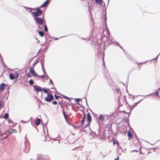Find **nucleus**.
I'll list each match as a JSON object with an SVG mask.
<instances>
[{"instance_id": "1", "label": "nucleus", "mask_w": 160, "mask_h": 160, "mask_svg": "<svg viewBox=\"0 0 160 160\" xmlns=\"http://www.w3.org/2000/svg\"><path fill=\"white\" fill-rule=\"evenodd\" d=\"M37 25H42L45 22V21L44 19V14L42 16V18L36 17L33 18Z\"/></svg>"}, {"instance_id": "2", "label": "nucleus", "mask_w": 160, "mask_h": 160, "mask_svg": "<svg viewBox=\"0 0 160 160\" xmlns=\"http://www.w3.org/2000/svg\"><path fill=\"white\" fill-rule=\"evenodd\" d=\"M32 15L33 18L38 17V16H41L42 13L43 11L39 8L35 12H32L31 11H29Z\"/></svg>"}, {"instance_id": "3", "label": "nucleus", "mask_w": 160, "mask_h": 160, "mask_svg": "<svg viewBox=\"0 0 160 160\" xmlns=\"http://www.w3.org/2000/svg\"><path fill=\"white\" fill-rule=\"evenodd\" d=\"M44 100L47 102H50L52 100H54V98L53 95L51 93H48L47 96Z\"/></svg>"}, {"instance_id": "4", "label": "nucleus", "mask_w": 160, "mask_h": 160, "mask_svg": "<svg viewBox=\"0 0 160 160\" xmlns=\"http://www.w3.org/2000/svg\"><path fill=\"white\" fill-rule=\"evenodd\" d=\"M92 117L90 114L88 112L87 114V121L88 122L87 125L85 127V128H87L88 126H89L90 124V123L91 121Z\"/></svg>"}, {"instance_id": "5", "label": "nucleus", "mask_w": 160, "mask_h": 160, "mask_svg": "<svg viewBox=\"0 0 160 160\" xmlns=\"http://www.w3.org/2000/svg\"><path fill=\"white\" fill-rule=\"evenodd\" d=\"M30 72H31L32 75L33 76H37L38 77H39V75H38L37 73L34 71V68L33 67H32L30 68L29 70Z\"/></svg>"}, {"instance_id": "6", "label": "nucleus", "mask_w": 160, "mask_h": 160, "mask_svg": "<svg viewBox=\"0 0 160 160\" xmlns=\"http://www.w3.org/2000/svg\"><path fill=\"white\" fill-rule=\"evenodd\" d=\"M33 88L37 92H42V88H41L39 86L34 85Z\"/></svg>"}, {"instance_id": "7", "label": "nucleus", "mask_w": 160, "mask_h": 160, "mask_svg": "<svg viewBox=\"0 0 160 160\" xmlns=\"http://www.w3.org/2000/svg\"><path fill=\"white\" fill-rule=\"evenodd\" d=\"M51 0H47L40 7V8H44L47 6L51 1Z\"/></svg>"}, {"instance_id": "8", "label": "nucleus", "mask_w": 160, "mask_h": 160, "mask_svg": "<svg viewBox=\"0 0 160 160\" xmlns=\"http://www.w3.org/2000/svg\"><path fill=\"white\" fill-rule=\"evenodd\" d=\"M15 131H16V130L15 129H12L11 130H10V131H9V135H7L6 136L1 138V139L3 140V139H5L7 138L9 135H10L12 133L14 132Z\"/></svg>"}, {"instance_id": "9", "label": "nucleus", "mask_w": 160, "mask_h": 160, "mask_svg": "<svg viewBox=\"0 0 160 160\" xmlns=\"http://www.w3.org/2000/svg\"><path fill=\"white\" fill-rule=\"evenodd\" d=\"M118 155H121V153L123 152L122 149L121 147H119L117 149Z\"/></svg>"}, {"instance_id": "10", "label": "nucleus", "mask_w": 160, "mask_h": 160, "mask_svg": "<svg viewBox=\"0 0 160 160\" xmlns=\"http://www.w3.org/2000/svg\"><path fill=\"white\" fill-rule=\"evenodd\" d=\"M44 61V60H41L40 61V62H41V66H42V71L44 73V74H45V73H46V72H45V69L44 67V64L42 62Z\"/></svg>"}, {"instance_id": "11", "label": "nucleus", "mask_w": 160, "mask_h": 160, "mask_svg": "<svg viewBox=\"0 0 160 160\" xmlns=\"http://www.w3.org/2000/svg\"><path fill=\"white\" fill-rule=\"evenodd\" d=\"M23 7H24V8H25L26 9H27V10L28 9H30V11H31L32 10H36V11H37V9H39V8H29V7H27L25 6H24Z\"/></svg>"}, {"instance_id": "12", "label": "nucleus", "mask_w": 160, "mask_h": 160, "mask_svg": "<svg viewBox=\"0 0 160 160\" xmlns=\"http://www.w3.org/2000/svg\"><path fill=\"white\" fill-rule=\"evenodd\" d=\"M9 78L10 79L13 80L15 79L14 74L10 73L9 74Z\"/></svg>"}, {"instance_id": "13", "label": "nucleus", "mask_w": 160, "mask_h": 160, "mask_svg": "<svg viewBox=\"0 0 160 160\" xmlns=\"http://www.w3.org/2000/svg\"><path fill=\"white\" fill-rule=\"evenodd\" d=\"M5 86H6V84L5 83H1L0 85V90H1V91L3 90L4 89Z\"/></svg>"}, {"instance_id": "14", "label": "nucleus", "mask_w": 160, "mask_h": 160, "mask_svg": "<svg viewBox=\"0 0 160 160\" xmlns=\"http://www.w3.org/2000/svg\"><path fill=\"white\" fill-rule=\"evenodd\" d=\"M54 89L56 91V92H57L58 94H60L61 95H62V96H63V98H65V99H71L70 98H68V97H67V96H65V95H62V94H60L58 92L56 91V89L55 88H54Z\"/></svg>"}, {"instance_id": "15", "label": "nucleus", "mask_w": 160, "mask_h": 160, "mask_svg": "<svg viewBox=\"0 0 160 160\" xmlns=\"http://www.w3.org/2000/svg\"><path fill=\"white\" fill-rule=\"evenodd\" d=\"M86 116L84 114V116L83 118L82 119V120L81 121V125L82 126L84 123V122H85V120H86Z\"/></svg>"}, {"instance_id": "16", "label": "nucleus", "mask_w": 160, "mask_h": 160, "mask_svg": "<svg viewBox=\"0 0 160 160\" xmlns=\"http://www.w3.org/2000/svg\"><path fill=\"white\" fill-rule=\"evenodd\" d=\"M98 118L100 120L103 121L105 119V117L103 115L101 114L99 116Z\"/></svg>"}, {"instance_id": "17", "label": "nucleus", "mask_w": 160, "mask_h": 160, "mask_svg": "<svg viewBox=\"0 0 160 160\" xmlns=\"http://www.w3.org/2000/svg\"><path fill=\"white\" fill-rule=\"evenodd\" d=\"M96 2L98 4L101 5L102 4V0H95Z\"/></svg>"}, {"instance_id": "18", "label": "nucleus", "mask_w": 160, "mask_h": 160, "mask_svg": "<svg viewBox=\"0 0 160 160\" xmlns=\"http://www.w3.org/2000/svg\"><path fill=\"white\" fill-rule=\"evenodd\" d=\"M38 33L39 35L41 37H42L44 36V33L43 31H38Z\"/></svg>"}, {"instance_id": "19", "label": "nucleus", "mask_w": 160, "mask_h": 160, "mask_svg": "<svg viewBox=\"0 0 160 160\" xmlns=\"http://www.w3.org/2000/svg\"><path fill=\"white\" fill-rule=\"evenodd\" d=\"M37 122H36L35 124L36 126H38L39 125L40 122V119L39 118H37Z\"/></svg>"}, {"instance_id": "20", "label": "nucleus", "mask_w": 160, "mask_h": 160, "mask_svg": "<svg viewBox=\"0 0 160 160\" xmlns=\"http://www.w3.org/2000/svg\"><path fill=\"white\" fill-rule=\"evenodd\" d=\"M63 110L62 111V113L63 115V116L65 118V119H66L67 118V115H66V112L64 111V109L63 108Z\"/></svg>"}, {"instance_id": "21", "label": "nucleus", "mask_w": 160, "mask_h": 160, "mask_svg": "<svg viewBox=\"0 0 160 160\" xmlns=\"http://www.w3.org/2000/svg\"><path fill=\"white\" fill-rule=\"evenodd\" d=\"M39 61V59L38 58H37L35 61V62L32 64V65L33 66L32 67L33 68L35 66L38 62Z\"/></svg>"}, {"instance_id": "22", "label": "nucleus", "mask_w": 160, "mask_h": 160, "mask_svg": "<svg viewBox=\"0 0 160 160\" xmlns=\"http://www.w3.org/2000/svg\"><path fill=\"white\" fill-rule=\"evenodd\" d=\"M44 28L45 31L46 32H47L48 31V28L46 23H45V24L44 25Z\"/></svg>"}, {"instance_id": "23", "label": "nucleus", "mask_w": 160, "mask_h": 160, "mask_svg": "<svg viewBox=\"0 0 160 160\" xmlns=\"http://www.w3.org/2000/svg\"><path fill=\"white\" fill-rule=\"evenodd\" d=\"M8 117V113H5L3 116V118L5 119H7Z\"/></svg>"}, {"instance_id": "24", "label": "nucleus", "mask_w": 160, "mask_h": 160, "mask_svg": "<svg viewBox=\"0 0 160 160\" xmlns=\"http://www.w3.org/2000/svg\"><path fill=\"white\" fill-rule=\"evenodd\" d=\"M28 82L29 84L31 85H33V84L34 83V82L33 81V80L32 79H30L29 80Z\"/></svg>"}, {"instance_id": "25", "label": "nucleus", "mask_w": 160, "mask_h": 160, "mask_svg": "<svg viewBox=\"0 0 160 160\" xmlns=\"http://www.w3.org/2000/svg\"><path fill=\"white\" fill-rule=\"evenodd\" d=\"M128 136L129 138H131L132 137V135L130 131H128Z\"/></svg>"}, {"instance_id": "26", "label": "nucleus", "mask_w": 160, "mask_h": 160, "mask_svg": "<svg viewBox=\"0 0 160 160\" xmlns=\"http://www.w3.org/2000/svg\"><path fill=\"white\" fill-rule=\"evenodd\" d=\"M154 93L156 94V96H158V95H159L158 91H157L156 92H154L153 93H152L151 94H150L149 95H147V96H149L150 95H153V94H154Z\"/></svg>"}, {"instance_id": "27", "label": "nucleus", "mask_w": 160, "mask_h": 160, "mask_svg": "<svg viewBox=\"0 0 160 160\" xmlns=\"http://www.w3.org/2000/svg\"><path fill=\"white\" fill-rule=\"evenodd\" d=\"M38 25V28L39 29H42L43 27H44V23L42 25Z\"/></svg>"}, {"instance_id": "28", "label": "nucleus", "mask_w": 160, "mask_h": 160, "mask_svg": "<svg viewBox=\"0 0 160 160\" xmlns=\"http://www.w3.org/2000/svg\"><path fill=\"white\" fill-rule=\"evenodd\" d=\"M42 90H43V91L45 93H47V95H48V93H49L48 92V91L47 89H45V88H42Z\"/></svg>"}, {"instance_id": "29", "label": "nucleus", "mask_w": 160, "mask_h": 160, "mask_svg": "<svg viewBox=\"0 0 160 160\" xmlns=\"http://www.w3.org/2000/svg\"><path fill=\"white\" fill-rule=\"evenodd\" d=\"M2 128H1V126H0V136H2L3 134H4V132H2Z\"/></svg>"}, {"instance_id": "30", "label": "nucleus", "mask_w": 160, "mask_h": 160, "mask_svg": "<svg viewBox=\"0 0 160 160\" xmlns=\"http://www.w3.org/2000/svg\"><path fill=\"white\" fill-rule=\"evenodd\" d=\"M75 100L76 102L77 103L80 102L81 100V99L79 98H76L75 99Z\"/></svg>"}, {"instance_id": "31", "label": "nucleus", "mask_w": 160, "mask_h": 160, "mask_svg": "<svg viewBox=\"0 0 160 160\" xmlns=\"http://www.w3.org/2000/svg\"><path fill=\"white\" fill-rule=\"evenodd\" d=\"M15 78H18V74L17 73H14Z\"/></svg>"}, {"instance_id": "32", "label": "nucleus", "mask_w": 160, "mask_h": 160, "mask_svg": "<svg viewBox=\"0 0 160 160\" xmlns=\"http://www.w3.org/2000/svg\"><path fill=\"white\" fill-rule=\"evenodd\" d=\"M54 96L55 98L56 99H58L60 97L59 96H57L56 94H55Z\"/></svg>"}, {"instance_id": "33", "label": "nucleus", "mask_w": 160, "mask_h": 160, "mask_svg": "<svg viewBox=\"0 0 160 160\" xmlns=\"http://www.w3.org/2000/svg\"><path fill=\"white\" fill-rule=\"evenodd\" d=\"M52 103L54 105H56L57 104V102L56 101H53L52 102Z\"/></svg>"}, {"instance_id": "34", "label": "nucleus", "mask_w": 160, "mask_h": 160, "mask_svg": "<svg viewBox=\"0 0 160 160\" xmlns=\"http://www.w3.org/2000/svg\"><path fill=\"white\" fill-rule=\"evenodd\" d=\"M160 54V53L155 58L152 60L151 61H152L153 60H157V58Z\"/></svg>"}, {"instance_id": "35", "label": "nucleus", "mask_w": 160, "mask_h": 160, "mask_svg": "<svg viewBox=\"0 0 160 160\" xmlns=\"http://www.w3.org/2000/svg\"><path fill=\"white\" fill-rule=\"evenodd\" d=\"M30 72V71H29V72H28V73L27 74V76L28 77H31L32 75H31L30 74H29Z\"/></svg>"}, {"instance_id": "36", "label": "nucleus", "mask_w": 160, "mask_h": 160, "mask_svg": "<svg viewBox=\"0 0 160 160\" xmlns=\"http://www.w3.org/2000/svg\"><path fill=\"white\" fill-rule=\"evenodd\" d=\"M8 122L9 123H13V122L10 119H9L8 120Z\"/></svg>"}, {"instance_id": "37", "label": "nucleus", "mask_w": 160, "mask_h": 160, "mask_svg": "<svg viewBox=\"0 0 160 160\" xmlns=\"http://www.w3.org/2000/svg\"><path fill=\"white\" fill-rule=\"evenodd\" d=\"M49 45V44H48V45H46V47H45V48L44 49H46V50H47L48 49V48Z\"/></svg>"}, {"instance_id": "38", "label": "nucleus", "mask_w": 160, "mask_h": 160, "mask_svg": "<svg viewBox=\"0 0 160 160\" xmlns=\"http://www.w3.org/2000/svg\"><path fill=\"white\" fill-rule=\"evenodd\" d=\"M117 91H118V92L121 93V91H120V88H117Z\"/></svg>"}, {"instance_id": "39", "label": "nucleus", "mask_w": 160, "mask_h": 160, "mask_svg": "<svg viewBox=\"0 0 160 160\" xmlns=\"http://www.w3.org/2000/svg\"><path fill=\"white\" fill-rule=\"evenodd\" d=\"M137 105L136 104H135V103H134L133 105H132V107H133V108H135L136 106H137Z\"/></svg>"}, {"instance_id": "40", "label": "nucleus", "mask_w": 160, "mask_h": 160, "mask_svg": "<svg viewBox=\"0 0 160 160\" xmlns=\"http://www.w3.org/2000/svg\"><path fill=\"white\" fill-rule=\"evenodd\" d=\"M45 77V76H44V75H42L40 76H39V77H40L41 78H44Z\"/></svg>"}, {"instance_id": "41", "label": "nucleus", "mask_w": 160, "mask_h": 160, "mask_svg": "<svg viewBox=\"0 0 160 160\" xmlns=\"http://www.w3.org/2000/svg\"><path fill=\"white\" fill-rule=\"evenodd\" d=\"M49 80H50V83H51L52 84V85H53V83L52 80L51 79H50Z\"/></svg>"}, {"instance_id": "42", "label": "nucleus", "mask_w": 160, "mask_h": 160, "mask_svg": "<svg viewBox=\"0 0 160 160\" xmlns=\"http://www.w3.org/2000/svg\"><path fill=\"white\" fill-rule=\"evenodd\" d=\"M138 152V150H134L131 151V152Z\"/></svg>"}, {"instance_id": "43", "label": "nucleus", "mask_w": 160, "mask_h": 160, "mask_svg": "<svg viewBox=\"0 0 160 160\" xmlns=\"http://www.w3.org/2000/svg\"><path fill=\"white\" fill-rule=\"evenodd\" d=\"M142 100V99L141 100H140L138 102L136 103L135 104H136L137 105V104H138Z\"/></svg>"}, {"instance_id": "44", "label": "nucleus", "mask_w": 160, "mask_h": 160, "mask_svg": "<svg viewBox=\"0 0 160 160\" xmlns=\"http://www.w3.org/2000/svg\"><path fill=\"white\" fill-rule=\"evenodd\" d=\"M45 76L46 77H47V80H48V79L49 78V77L48 76V75L47 74L46 75H45Z\"/></svg>"}, {"instance_id": "45", "label": "nucleus", "mask_w": 160, "mask_h": 160, "mask_svg": "<svg viewBox=\"0 0 160 160\" xmlns=\"http://www.w3.org/2000/svg\"><path fill=\"white\" fill-rule=\"evenodd\" d=\"M119 159V157L118 156L117 158H115L114 160H118Z\"/></svg>"}, {"instance_id": "46", "label": "nucleus", "mask_w": 160, "mask_h": 160, "mask_svg": "<svg viewBox=\"0 0 160 160\" xmlns=\"http://www.w3.org/2000/svg\"><path fill=\"white\" fill-rule=\"evenodd\" d=\"M106 20H107V17L106 16H105V22L106 23Z\"/></svg>"}, {"instance_id": "47", "label": "nucleus", "mask_w": 160, "mask_h": 160, "mask_svg": "<svg viewBox=\"0 0 160 160\" xmlns=\"http://www.w3.org/2000/svg\"><path fill=\"white\" fill-rule=\"evenodd\" d=\"M85 100L86 102L87 105H88V103H87V98H86V97L85 98Z\"/></svg>"}, {"instance_id": "48", "label": "nucleus", "mask_w": 160, "mask_h": 160, "mask_svg": "<svg viewBox=\"0 0 160 160\" xmlns=\"http://www.w3.org/2000/svg\"><path fill=\"white\" fill-rule=\"evenodd\" d=\"M102 59H103V65H105V62H104V57H103L102 58Z\"/></svg>"}, {"instance_id": "49", "label": "nucleus", "mask_w": 160, "mask_h": 160, "mask_svg": "<svg viewBox=\"0 0 160 160\" xmlns=\"http://www.w3.org/2000/svg\"><path fill=\"white\" fill-rule=\"evenodd\" d=\"M2 106V102L1 100H0V108Z\"/></svg>"}, {"instance_id": "50", "label": "nucleus", "mask_w": 160, "mask_h": 160, "mask_svg": "<svg viewBox=\"0 0 160 160\" xmlns=\"http://www.w3.org/2000/svg\"><path fill=\"white\" fill-rule=\"evenodd\" d=\"M46 136H45V139H43V141H47L46 140Z\"/></svg>"}, {"instance_id": "51", "label": "nucleus", "mask_w": 160, "mask_h": 160, "mask_svg": "<svg viewBox=\"0 0 160 160\" xmlns=\"http://www.w3.org/2000/svg\"><path fill=\"white\" fill-rule=\"evenodd\" d=\"M115 43L116 45H118V46L119 45V44L118 42H115Z\"/></svg>"}, {"instance_id": "52", "label": "nucleus", "mask_w": 160, "mask_h": 160, "mask_svg": "<svg viewBox=\"0 0 160 160\" xmlns=\"http://www.w3.org/2000/svg\"><path fill=\"white\" fill-rule=\"evenodd\" d=\"M118 46L120 47L123 50V48H122V46L120 45H119Z\"/></svg>"}, {"instance_id": "53", "label": "nucleus", "mask_w": 160, "mask_h": 160, "mask_svg": "<svg viewBox=\"0 0 160 160\" xmlns=\"http://www.w3.org/2000/svg\"><path fill=\"white\" fill-rule=\"evenodd\" d=\"M54 38V40H58L59 39V38Z\"/></svg>"}, {"instance_id": "54", "label": "nucleus", "mask_w": 160, "mask_h": 160, "mask_svg": "<svg viewBox=\"0 0 160 160\" xmlns=\"http://www.w3.org/2000/svg\"><path fill=\"white\" fill-rule=\"evenodd\" d=\"M7 93H8V94H9V90H8L7 92Z\"/></svg>"}, {"instance_id": "55", "label": "nucleus", "mask_w": 160, "mask_h": 160, "mask_svg": "<svg viewBox=\"0 0 160 160\" xmlns=\"http://www.w3.org/2000/svg\"><path fill=\"white\" fill-rule=\"evenodd\" d=\"M42 96H43V92H42V93H41V97L42 98Z\"/></svg>"}, {"instance_id": "56", "label": "nucleus", "mask_w": 160, "mask_h": 160, "mask_svg": "<svg viewBox=\"0 0 160 160\" xmlns=\"http://www.w3.org/2000/svg\"><path fill=\"white\" fill-rule=\"evenodd\" d=\"M65 119L66 120V121H67V122H68V119H67V118H66V119Z\"/></svg>"}, {"instance_id": "57", "label": "nucleus", "mask_w": 160, "mask_h": 160, "mask_svg": "<svg viewBox=\"0 0 160 160\" xmlns=\"http://www.w3.org/2000/svg\"><path fill=\"white\" fill-rule=\"evenodd\" d=\"M24 144L25 147H26V143L25 142H24Z\"/></svg>"}, {"instance_id": "58", "label": "nucleus", "mask_w": 160, "mask_h": 160, "mask_svg": "<svg viewBox=\"0 0 160 160\" xmlns=\"http://www.w3.org/2000/svg\"><path fill=\"white\" fill-rule=\"evenodd\" d=\"M158 90H160V87L158 89V90H157V91H158Z\"/></svg>"}, {"instance_id": "59", "label": "nucleus", "mask_w": 160, "mask_h": 160, "mask_svg": "<svg viewBox=\"0 0 160 160\" xmlns=\"http://www.w3.org/2000/svg\"><path fill=\"white\" fill-rule=\"evenodd\" d=\"M77 104H78V105H80V103H79V102H77Z\"/></svg>"}, {"instance_id": "60", "label": "nucleus", "mask_w": 160, "mask_h": 160, "mask_svg": "<svg viewBox=\"0 0 160 160\" xmlns=\"http://www.w3.org/2000/svg\"><path fill=\"white\" fill-rule=\"evenodd\" d=\"M24 151L25 152L27 153V152L25 151V150H24Z\"/></svg>"}, {"instance_id": "61", "label": "nucleus", "mask_w": 160, "mask_h": 160, "mask_svg": "<svg viewBox=\"0 0 160 160\" xmlns=\"http://www.w3.org/2000/svg\"><path fill=\"white\" fill-rule=\"evenodd\" d=\"M82 39H85V38H82Z\"/></svg>"}, {"instance_id": "62", "label": "nucleus", "mask_w": 160, "mask_h": 160, "mask_svg": "<svg viewBox=\"0 0 160 160\" xmlns=\"http://www.w3.org/2000/svg\"><path fill=\"white\" fill-rule=\"evenodd\" d=\"M109 0H108V3H109Z\"/></svg>"}, {"instance_id": "63", "label": "nucleus", "mask_w": 160, "mask_h": 160, "mask_svg": "<svg viewBox=\"0 0 160 160\" xmlns=\"http://www.w3.org/2000/svg\"><path fill=\"white\" fill-rule=\"evenodd\" d=\"M141 153H142V152H140V154H141Z\"/></svg>"}, {"instance_id": "64", "label": "nucleus", "mask_w": 160, "mask_h": 160, "mask_svg": "<svg viewBox=\"0 0 160 160\" xmlns=\"http://www.w3.org/2000/svg\"><path fill=\"white\" fill-rule=\"evenodd\" d=\"M53 88V87H52V88H51V89H52Z\"/></svg>"}]
</instances>
